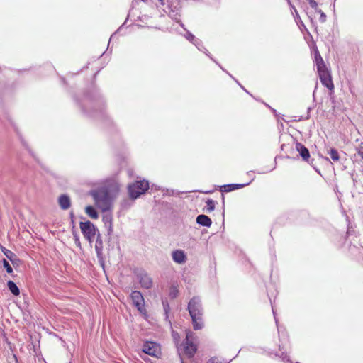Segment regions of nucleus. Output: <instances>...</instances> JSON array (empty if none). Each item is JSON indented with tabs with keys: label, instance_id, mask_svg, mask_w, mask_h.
I'll list each match as a JSON object with an SVG mask.
<instances>
[{
	"label": "nucleus",
	"instance_id": "obj_13",
	"mask_svg": "<svg viewBox=\"0 0 363 363\" xmlns=\"http://www.w3.org/2000/svg\"><path fill=\"white\" fill-rule=\"evenodd\" d=\"M250 184V182L242 184H227L219 186V190L222 193H228L235 190L240 189L242 187L247 186Z\"/></svg>",
	"mask_w": 363,
	"mask_h": 363
},
{
	"label": "nucleus",
	"instance_id": "obj_31",
	"mask_svg": "<svg viewBox=\"0 0 363 363\" xmlns=\"http://www.w3.org/2000/svg\"><path fill=\"white\" fill-rule=\"evenodd\" d=\"M178 295V290L175 287H172L169 294L172 299L175 298Z\"/></svg>",
	"mask_w": 363,
	"mask_h": 363
},
{
	"label": "nucleus",
	"instance_id": "obj_44",
	"mask_svg": "<svg viewBox=\"0 0 363 363\" xmlns=\"http://www.w3.org/2000/svg\"><path fill=\"white\" fill-rule=\"evenodd\" d=\"M272 311H273V314H274V319H275V321H276V323H277V319L276 318V314H275V312L274 311V308H272Z\"/></svg>",
	"mask_w": 363,
	"mask_h": 363
},
{
	"label": "nucleus",
	"instance_id": "obj_45",
	"mask_svg": "<svg viewBox=\"0 0 363 363\" xmlns=\"http://www.w3.org/2000/svg\"><path fill=\"white\" fill-rule=\"evenodd\" d=\"M13 358L15 359V363H19L16 355H13Z\"/></svg>",
	"mask_w": 363,
	"mask_h": 363
},
{
	"label": "nucleus",
	"instance_id": "obj_17",
	"mask_svg": "<svg viewBox=\"0 0 363 363\" xmlns=\"http://www.w3.org/2000/svg\"><path fill=\"white\" fill-rule=\"evenodd\" d=\"M196 223L203 227L210 228L212 225L211 218L205 214H199L196 218Z\"/></svg>",
	"mask_w": 363,
	"mask_h": 363
},
{
	"label": "nucleus",
	"instance_id": "obj_36",
	"mask_svg": "<svg viewBox=\"0 0 363 363\" xmlns=\"http://www.w3.org/2000/svg\"><path fill=\"white\" fill-rule=\"evenodd\" d=\"M323 60L320 54L319 53L318 50H315V61L317 62V61H320Z\"/></svg>",
	"mask_w": 363,
	"mask_h": 363
},
{
	"label": "nucleus",
	"instance_id": "obj_30",
	"mask_svg": "<svg viewBox=\"0 0 363 363\" xmlns=\"http://www.w3.org/2000/svg\"><path fill=\"white\" fill-rule=\"evenodd\" d=\"M193 45H194L196 48L199 50V51H203V49H205L206 48L204 47L202 41L198 38L194 43Z\"/></svg>",
	"mask_w": 363,
	"mask_h": 363
},
{
	"label": "nucleus",
	"instance_id": "obj_8",
	"mask_svg": "<svg viewBox=\"0 0 363 363\" xmlns=\"http://www.w3.org/2000/svg\"><path fill=\"white\" fill-rule=\"evenodd\" d=\"M133 305L143 315L147 314L145 306V299L142 293L139 291H133L130 295Z\"/></svg>",
	"mask_w": 363,
	"mask_h": 363
},
{
	"label": "nucleus",
	"instance_id": "obj_14",
	"mask_svg": "<svg viewBox=\"0 0 363 363\" xmlns=\"http://www.w3.org/2000/svg\"><path fill=\"white\" fill-rule=\"evenodd\" d=\"M0 249L3 254L8 259L11 261L14 267L18 266L21 260L17 255L10 250L6 249L5 247L0 245Z\"/></svg>",
	"mask_w": 363,
	"mask_h": 363
},
{
	"label": "nucleus",
	"instance_id": "obj_46",
	"mask_svg": "<svg viewBox=\"0 0 363 363\" xmlns=\"http://www.w3.org/2000/svg\"><path fill=\"white\" fill-rule=\"evenodd\" d=\"M113 35H111V38H110V40H109V43L108 44H110V41L111 40V38H113ZM109 46V45H108V47ZM108 50V48H107V50Z\"/></svg>",
	"mask_w": 363,
	"mask_h": 363
},
{
	"label": "nucleus",
	"instance_id": "obj_33",
	"mask_svg": "<svg viewBox=\"0 0 363 363\" xmlns=\"http://www.w3.org/2000/svg\"><path fill=\"white\" fill-rule=\"evenodd\" d=\"M162 191L163 192L164 196H173L174 195V190H172V189L162 188Z\"/></svg>",
	"mask_w": 363,
	"mask_h": 363
},
{
	"label": "nucleus",
	"instance_id": "obj_19",
	"mask_svg": "<svg viewBox=\"0 0 363 363\" xmlns=\"http://www.w3.org/2000/svg\"><path fill=\"white\" fill-rule=\"evenodd\" d=\"M103 250V240L101 238V235L98 233L96 243H95V251L98 257H100L102 255Z\"/></svg>",
	"mask_w": 363,
	"mask_h": 363
},
{
	"label": "nucleus",
	"instance_id": "obj_42",
	"mask_svg": "<svg viewBox=\"0 0 363 363\" xmlns=\"http://www.w3.org/2000/svg\"><path fill=\"white\" fill-rule=\"evenodd\" d=\"M267 107H269V108H270V110L273 112V113H274V115H277V111H276L275 109L272 108V107H270V106H269V105H267Z\"/></svg>",
	"mask_w": 363,
	"mask_h": 363
},
{
	"label": "nucleus",
	"instance_id": "obj_43",
	"mask_svg": "<svg viewBox=\"0 0 363 363\" xmlns=\"http://www.w3.org/2000/svg\"><path fill=\"white\" fill-rule=\"evenodd\" d=\"M172 336L174 339H176L177 337L179 336L177 333H175L174 331L172 332Z\"/></svg>",
	"mask_w": 363,
	"mask_h": 363
},
{
	"label": "nucleus",
	"instance_id": "obj_12",
	"mask_svg": "<svg viewBox=\"0 0 363 363\" xmlns=\"http://www.w3.org/2000/svg\"><path fill=\"white\" fill-rule=\"evenodd\" d=\"M318 74L322 84L329 90H333L334 89V85L329 70H322L318 72Z\"/></svg>",
	"mask_w": 363,
	"mask_h": 363
},
{
	"label": "nucleus",
	"instance_id": "obj_10",
	"mask_svg": "<svg viewBox=\"0 0 363 363\" xmlns=\"http://www.w3.org/2000/svg\"><path fill=\"white\" fill-rule=\"evenodd\" d=\"M135 275L142 288L150 289L152 286V280L148 274L143 269H138Z\"/></svg>",
	"mask_w": 363,
	"mask_h": 363
},
{
	"label": "nucleus",
	"instance_id": "obj_37",
	"mask_svg": "<svg viewBox=\"0 0 363 363\" xmlns=\"http://www.w3.org/2000/svg\"><path fill=\"white\" fill-rule=\"evenodd\" d=\"M69 217H70L71 223H72L73 229H74V215L72 211L69 213Z\"/></svg>",
	"mask_w": 363,
	"mask_h": 363
},
{
	"label": "nucleus",
	"instance_id": "obj_40",
	"mask_svg": "<svg viewBox=\"0 0 363 363\" xmlns=\"http://www.w3.org/2000/svg\"><path fill=\"white\" fill-rule=\"evenodd\" d=\"M289 5L291 6V8L296 12V13L297 14V11L296 9H295L294 6H293L291 3V1L290 0H286Z\"/></svg>",
	"mask_w": 363,
	"mask_h": 363
},
{
	"label": "nucleus",
	"instance_id": "obj_18",
	"mask_svg": "<svg viewBox=\"0 0 363 363\" xmlns=\"http://www.w3.org/2000/svg\"><path fill=\"white\" fill-rule=\"evenodd\" d=\"M296 150L299 152V155L304 161H308L310 158V153L308 150L301 143H296Z\"/></svg>",
	"mask_w": 363,
	"mask_h": 363
},
{
	"label": "nucleus",
	"instance_id": "obj_2",
	"mask_svg": "<svg viewBox=\"0 0 363 363\" xmlns=\"http://www.w3.org/2000/svg\"><path fill=\"white\" fill-rule=\"evenodd\" d=\"M160 6H162V10L167 13L172 20H174L179 26L185 30L183 36L192 44L198 39L188 30L184 23L180 20L181 12V3L179 0H158Z\"/></svg>",
	"mask_w": 363,
	"mask_h": 363
},
{
	"label": "nucleus",
	"instance_id": "obj_49",
	"mask_svg": "<svg viewBox=\"0 0 363 363\" xmlns=\"http://www.w3.org/2000/svg\"><path fill=\"white\" fill-rule=\"evenodd\" d=\"M222 216H223V217H224V211L222 213Z\"/></svg>",
	"mask_w": 363,
	"mask_h": 363
},
{
	"label": "nucleus",
	"instance_id": "obj_26",
	"mask_svg": "<svg viewBox=\"0 0 363 363\" xmlns=\"http://www.w3.org/2000/svg\"><path fill=\"white\" fill-rule=\"evenodd\" d=\"M202 52H203L206 55H207L212 61H213L214 62H216L220 67L222 70H223L224 72H225L227 73V71L225 70L220 64H218V62L217 61L215 60V59L211 55L210 52L208 51V50L206 48L205 49H203V51H201ZM228 74L230 76V77H232L234 80H235V79L228 72Z\"/></svg>",
	"mask_w": 363,
	"mask_h": 363
},
{
	"label": "nucleus",
	"instance_id": "obj_47",
	"mask_svg": "<svg viewBox=\"0 0 363 363\" xmlns=\"http://www.w3.org/2000/svg\"><path fill=\"white\" fill-rule=\"evenodd\" d=\"M98 72H99V71H98L96 74H94V77H96V74H98Z\"/></svg>",
	"mask_w": 363,
	"mask_h": 363
},
{
	"label": "nucleus",
	"instance_id": "obj_9",
	"mask_svg": "<svg viewBox=\"0 0 363 363\" xmlns=\"http://www.w3.org/2000/svg\"><path fill=\"white\" fill-rule=\"evenodd\" d=\"M142 352L150 356L158 358L161 355L160 345L153 341H145L143 345Z\"/></svg>",
	"mask_w": 363,
	"mask_h": 363
},
{
	"label": "nucleus",
	"instance_id": "obj_16",
	"mask_svg": "<svg viewBox=\"0 0 363 363\" xmlns=\"http://www.w3.org/2000/svg\"><path fill=\"white\" fill-rule=\"evenodd\" d=\"M58 204L61 209L67 210L71 206V199L68 194H61L57 199Z\"/></svg>",
	"mask_w": 363,
	"mask_h": 363
},
{
	"label": "nucleus",
	"instance_id": "obj_38",
	"mask_svg": "<svg viewBox=\"0 0 363 363\" xmlns=\"http://www.w3.org/2000/svg\"><path fill=\"white\" fill-rule=\"evenodd\" d=\"M320 21L321 22H325V20H326V15L323 12H322L321 11H320Z\"/></svg>",
	"mask_w": 363,
	"mask_h": 363
},
{
	"label": "nucleus",
	"instance_id": "obj_25",
	"mask_svg": "<svg viewBox=\"0 0 363 363\" xmlns=\"http://www.w3.org/2000/svg\"><path fill=\"white\" fill-rule=\"evenodd\" d=\"M202 52H203L206 55H207L212 61H213L214 62H216L220 67L222 70H223L224 72H225L227 73V71L225 70L220 64H218V62L217 61L215 60V59L211 55L210 52L208 51V50L206 48L205 49H203V51H201ZM228 74L230 76V77H232L234 80H235V79L228 72Z\"/></svg>",
	"mask_w": 363,
	"mask_h": 363
},
{
	"label": "nucleus",
	"instance_id": "obj_39",
	"mask_svg": "<svg viewBox=\"0 0 363 363\" xmlns=\"http://www.w3.org/2000/svg\"><path fill=\"white\" fill-rule=\"evenodd\" d=\"M22 144H23V145L26 148H27V149L28 150V151H29L30 154V155H31L34 158H35V155H34L33 152L30 149H28V146H27V144L26 143V142H25L24 140H22Z\"/></svg>",
	"mask_w": 363,
	"mask_h": 363
},
{
	"label": "nucleus",
	"instance_id": "obj_1",
	"mask_svg": "<svg viewBox=\"0 0 363 363\" xmlns=\"http://www.w3.org/2000/svg\"><path fill=\"white\" fill-rule=\"evenodd\" d=\"M74 100L85 117L100 121L108 127L114 125L113 119L107 113L106 99L94 84L82 97H74Z\"/></svg>",
	"mask_w": 363,
	"mask_h": 363
},
{
	"label": "nucleus",
	"instance_id": "obj_15",
	"mask_svg": "<svg viewBox=\"0 0 363 363\" xmlns=\"http://www.w3.org/2000/svg\"><path fill=\"white\" fill-rule=\"evenodd\" d=\"M172 258L175 263L179 264L185 263L187 259L185 252L180 249L172 252Z\"/></svg>",
	"mask_w": 363,
	"mask_h": 363
},
{
	"label": "nucleus",
	"instance_id": "obj_32",
	"mask_svg": "<svg viewBox=\"0 0 363 363\" xmlns=\"http://www.w3.org/2000/svg\"><path fill=\"white\" fill-rule=\"evenodd\" d=\"M206 363H223V362L218 357H213L210 358L206 362ZM226 363H229V362H226Z\"/></svg>",
	"mask_w": 363,
	"mask_h": 363
},
{
	"label": "nucleus",
	"instance_id": "obj_34",
	"mask_svg": "<svg viewBox=\"0 0 363 363\" xmlns=\"http://www.w3.org/2000/svg\"><path fill=\"white\" fill-rule=\"evenodd\" d=\"M308 1L313 9H317L318 4L315 0H308Z\"/></svg>",
	"mask_w": 363,
	"mask_h": 363
},
{
	"label": "nucleus",
	"instance_id": "obj_24",
	"mask_svg": "<svg viewBox=\"0 0 363 363\" xmlns=\"http://www.w3.org/2000/svg\"><path fill=\"white\" fill-rule=\"evenodd\" d=\"M328 154H329V155L330 156L331 159L334 161V162H338L339 160H340V156H339V153L337 152V150L334 149V148H330L328 151Z\"/></svg>",
	"mask_w": 363,
	"mask_h": 363
},
{
	"label": "nucleus",
	"instance_id": "obj_7",
	"mask_svg": "<svg viewBox=\"0 0 363 363\" xmlns=\"http://www.w3.org/2000/svg\"><path fill=\"white\" fill-rule=\"evenodd\" d=\"M80 229L84 237L89 242H91L94 239L97 228L89 220L79 223Z\"/></svg>",
	"mask_w": 363,
	"mask_h": 363
},
{
	"label": "nucleus",
	"instance_id": "obj_11",
	"mask_svg": "<svg viewBox=\"0 0 363 363\" xmlns=\"http://www.w3.org/2000/svg\"><path fill=\"white\" fill-rule=\"evenodd\" d=\"M104 214L102 216V221L107 230V235L108 236V242H110L111 235L113 231V216L111 211L104 212Z\"/></svg>",
	"mask_w": 363,
	"mask_h": 363
},
{
	"label": "nucleus",
	"instance_id": "obj_28",
	"mask_svg": "<svg viewBox=\"0 0 363 363\" xmlns=\"http://www.w3.org/2000/svg\"><path fill=\"white\" fill-rule=\"evenodd\" d=\"M315 63H316V66H317L318 72H321L322 70L328 69L323 60L317 61V62H315Z\"/></svg>",
	"mask_w": 363,
	"mask_h": 363
},
{
	"label": "nucleus",
	"instance_id": "obj_35",
	"mask_svg": "<svg viewBox=\"0 0 363 363\" xmlns=\"http://www.w3.org/2000/svg\"><path fill=\"white\" fill-rule=\"evenodd\" d=\"M151 189V191H157V190H161L162 191V187H160V186H157L156 184H152L151 186H150V188Z\"/></svg>",
	"mask_w": 363,
	"mask_h": 363
},
{
	"label": "nucleus",
	"instance_id": "obj_20",
	"mask_svg": "<svg viewBox=\"0 0 363 363\" xmlns=\"http://www.w3.org/2000/svg\"><path fill=\"white\" fill-rule=\"evenodd\" d=\"M85 213L92 219H97L99 218V213L93 206L89 205L86 206Z\"/></svg>",
	"mask_w": 363,
	"mask_h": 363
},
{
	"label": "nucleus",
	"instance_id": "obj_23",
	"mask_svg": "<svg viewBox=\"0 0 363 363\" xmlns=\"http://www.w3.org/2000/svg\"><path fill=\"white\" fill-rule=\"evenodd\" d=\"M162 304L164 312L165 319L167 320L169 317V313L170 311V306L167 298L162 299Z\"/></svg>",
	"mask_w": 363,
	"mask_h": 363
},
{
	"label": "nucleus",
	"instance_id": "obj_22",
	"mask_svg": "<svg viewBox=\"0 0 363 363\" xmlns=\"http://www.w3.org/2000/svg\"><path fill=\"white\" fill-rule=\"evenodd\" d=\"M206 206L203 208V211L206 213H211L214 211L216 208V201L211 199H208L206 201Z\"/></svg>",
	"mask_w": 363,
	"mask_h": 363
},
{
	"label": "nucleus",
	"instance_id": "obj_5",
	"mask_svg": "<svg viewBox=\"0 0 363 363\" xmlns=\"http://www.w3.org/2000/svg\"><path fill=\"white\" fill-rule=\"evenodd\" d=\"M196 338L195 333L191 330H187L186 332V337L183 340L182 343L178 347V351L180 358L183 357L181 355L180 350H182L183 354H185L188 358H192L194 357L197 351V345L194 343V340Z\"/></svg>",
	"mask_w": 363,
	"mask_h": 363
},
{
	"label": "nucleus",
	"instance_id": "obj_48",
	"mask_svg": "<svg viewBox=\"0 0 363 363\" xmlns=\"http://www.w3.org/2000/svg\"><path fill=\"white\" fill-rule=\"evenodd\" d=\"M62 81L64 83H65V79L64 78H62Z\"/></svg>",
	"mask_w": 363,
	"mask_h": 363
},
{
	"label": "nucleus",
	"instance_id": "obj_41",
	"mask_svg": "<svg viewBox=\"0 0 363 363\" xmlns=\"http://www.w3.org/2000/svg\"><path fill=\"white\" fill-rule=\"evenodd\" d=\"M235 81H236V82L240 85V87H241V88H242V89L245 92H246V93H247V94H250V92H249L246 89H245V88H244V87H243V86H242V85H241V84H240L237 80H235Z\"/></svg>",
	"mask_w": 363,
	"mask_h": 363
},
{
	"label": "nucleus",
	"instance_id": "obj_3",
	"mask_svg": "<svg viewBox=\"0 0 363 363\" xmlns=\"http://www.w3.org/2000/svg\"><path fill=\"white\" fill-rule=\"evenodd\" d=\"M89 195L94 199L96 206L102 212L111 211L113 198L108 186H104L91 189L89 191Z\"/></svg>",
	"mask_w": 363,
	"mask_h": 363
},
{
	"label": "nucleus",
	"instance_id": "obj_6",
	"mask_svg": "<svg viewBox=\"0 0 363 363\" xmlns=\"http://www.w3.org/2000/svg\"><path fill=\"white\" fill-rule=\"evenodd\" d=\"M149 188L150 184L147 180H136L128 186L129 197L133 200H135L141 195L145 194Z\"/></svg>",
	"mask_w": 363,
	"mask_h": 363
},
{
	"label": "nucleus",
	"instance_id": "obj_27",
	"mask_svg": "<svg viewBox=\"0 0 363 363\" xmlns=\"http://www.w3.org/2000/svg\"><path fill=\"white\" fill-rule=\"evenodd\" d=\"M1 262H2L3 267L5 269L6 272L8 274H12L13 273V268L10 265L9 262L6 259H3L1 260Z\"/></svg>",
	"mask_w": 363,
	"mask_h": 363
},
{
	"label": "nucleus",
	"instance_id": "obj_4",
	"mask_svg": "<svg viewBox=\"0 0 363 363\" xmlns=\"http://www.w3.org/2000/svg\"><path fill=\"white\" fill-rule=\"evenodd\" d=\"M187 310L191 319L194 330L203 329L204 327L203 319L204 310L199 296H194L189 300Z\"/></svg>",
	"mask_w": 363,
	"mask_h": 363
},
{
	"label": "nucleus",
	"instance_id": "obj_29",
	"mask_svg": "<svg viewBox=\"0 0 363 363\" xmlns=\"http://www.w3.org/2000/svg\"><path fill=\"white\" fill-rule=\"evenodd\" d=\"M72 235H73V237H74L75 245L78 247L81 248L82 246H81V242H80V240H79V236L78 233H77V231L74 230V229H72Z\"/></svg>",
	"mask_w": 363,
	"mask_h": 363
},
{
	"label": "nucleus",
	"instance_id": "obj_21",
	"mask_svg": "<svg viewBox=\"0 0 363 363\" xmlns=\"http://www.w3.org/2000/svg\"><path fill=\"white\" fill-rule=\"evenodd\" d=\"M7 287L13 295L18 296L20 294V289L14 281L11 280L8 281Z\"/></svg>",
	"mask_w": 363,
	"mask_h": 363
}]
</instances>
